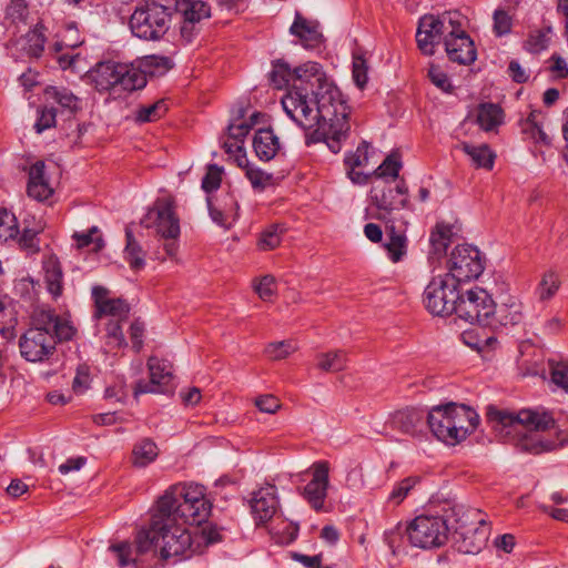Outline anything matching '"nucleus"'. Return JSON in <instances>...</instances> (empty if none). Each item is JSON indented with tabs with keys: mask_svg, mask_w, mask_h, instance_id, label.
<instances>
[{
	"mask_svg": "<svg viewBox=\"0 0 568 568\" xmlns=\"http://www.w3.org/2000/svg\"><path fill=\"white\" fill-rule=\"evenodd\" d=\"M47 28L43 23L38 22L32 29H30L23 37L22 50L29 58L39 59L44 51L47 42Z\"/></svg>",
	"mask_w": 568,
	"mask_h": 568,
	"instance_id": "nucleus-34",
	"label": "nucleus"
},
{
	"mask_svg": "<svg viewBox=\"0 0 568 568\" xmlns=\"http://www.w3.org/2000/svg\"><path fill=\"white\" fill-rule=\"evenodd\" d=\"M453 233L452 225L444 222L436 223L429 235V254L432 258L439 260L446 254L452 242Z\"/></svg>",
	"mask_w": 568,
	"mask_h": 568,
	"instance_id": "nucleus-32",
	"label": "nucleus"
},
{
	"mask_svg": "<svg viewBox=\"0 0 568 568\" xmlns=\"http://www.w3.org/2000/svg\"><path fill=\"white\" fill-rule=\"evenodd\" d=\"M371 204L376 207L377 213L373 217L382 221L399 220L395 212L404 209L408 203V189L402 181L393 186L390 182L382 185H374L369 191Z\"/></svg>",
	"mask_w": 568,
	"mask_h": 568,
	"instance_id": "nucleus-12",
	"label": "nucleus"
},
{
	"mask_svg": "<svg viewBox=\"0 0 568 568\" xmlns=\"http://www.w3.org/2000/svg\"><path fill=\"white\" fill-rule=\"evenodd\" d=\"M369 144L363 141L355 152H348L344 158L345 169H356L367 164Z\"/></svg>",
	"mask_w": 568,
	"mask_h": 568,
	"instance_id": "nucleus-52",
	"label": "nucleus"
},
{
	"mask_svg": "<svg viewBox=\"0 0 568 568\" xmlns=\"http://www.w3.org/2000/svg\"><path fill=\"white\" fill-rule=\"evenodd\" d=\"M146 229H154L162 239H179L180 220L172 197H159L141 220Z\"/></svg>",
	"mask_w": 568,
	"mask_h": 568,
	"instance_id": "nucleus-13",
	"label": "nucleus"
},
{
	"mask_svg": "<svg viewBox=\"0 0 568 568\" xmlns=\"http://www.w3.org/2000/svg\"><path fill=\"white\" fill-rule=\"evenodd\" d=\"M450 412L454 424L450 427L453 430L452 445H456L475 432L479 424V415L471 407L456 403H450Z\"/></svg>",
	"mask_w": 568,
	"mask_h": 568,
	"instance_id": "nucleus-23",
	"label": "nucleus"
},
{
	"mask_svg": "<svg viewBox=\"0 0 568 568\" xmlns=\"http://www.w3.org/2000/svg\"><path fill=\"white\" fill-rule=\"evenodd\" d=\"M91 298L94 305L93 318L112 317L113 320H126L130 313V304L122 297H110V290L102 285H94L91 290Z\"/></svg>",
	"mask_w": 568,
	"mask_h": 568,
	"instance_id": "nucleus-18",
	"label": "nucleus"
},
{
	"mask_svg": "<svg viewBox=\"0 0 568 568\" xmlns=\"http://www.w3.org/2000/svg\"><path fill=\"white\" fill-rule=\"evenodd\" d=\"M324 89L314 105L303 100L306 94L303 91L288 95L283 100V110L298 126L311 131L306 135L307 145L325 142L333 153H338L351 129L349 108L336 85L325 84Z\"/></svg>",
	"mask_w": 568,
	"mask_h": 568,
	"instance_id": "nucleus-2",
	"label": "nucleus"
},
{
	"mask_svg": "<svg viewBox=\"0 0 568 568\" xmlns=\"http://www.w3.org/2000/svg\"><path fill=\"white\" fill-rule=\"evenodd\" d=\"M466 519H457L456 532L463 538L459 550L465 554H477L485 546L489 528L479 509H469Z\"/></svg>",
	"mask_w": 568,
	"mask_h": 568,
	"instance_id": "nucleus-15",
	"label": "nucleus"
},
{
	"mask_svg": "<svg viewBox=\"0 0 568 568\" xmlns=\"http://www.w3.org/2000/svg\"><path fill=\"white\" fill-rule=\"evenodd\" d=\"M495 311V302L491 295L481 287H474L460 294L456 314L458 317L471 323L486 326L489 315Z\"/></svg>",
	"mask_w": 568,
	"mask_h": 568,
	"instance_id": "nucleus-14",
	"label": "nucleus"
},
{
	"mask_svg": "<svg viewBox=\"0 0 568 568\" xmlns=\"http://www.w3.org/2000/svg\"><path fill=\"white\" fill-rule=\"evenodd\" d=\"M42 267L47 290L52 297L57 300L63 292V272L61 263L59 258L52 254L43 260Z\"/></svg>",
	"mask_w": 568,
	"mask_h": 568,
	"instance_id": "nucleus-29",
	"label": "nucleus"
},
{
	"mask_svg": "<svg viewBox=\"0 0 568 568\" xmlns=\"http://www.w3.org/2000/svg\"><path fill=\"white\" fill-rule=\"evenodd\" d=\"M458 19V12H445L442 16L425 14L419 18L416 30V43L424 55H434L436 47Z\"/></svg>",
	"mask_w": 568,
	"mask_h": 568,
	"instance_id": "nucleus-11",
	"label": "nucleus"
},
{
	"mask_svg": "<svg viewBox=\"0 0 568 568\" xmlns=\"http://www.w3.org/2000/svg\"><path fill=\"white\" fill-rule=\"evenodd\" d=\"M428 78L430 82L445 93H452L454 85L450 82L447 73H445L439 67L430 64L428 70Z\"/></svg>",
	"mask_w": 568,
	"mask_h": 568,
	"instance_id": "nucleus-60",
	"label": "nucleus"
},
{
	"mask_svg": "<svg viewBox=\"0 0 568 568\" xmlns=\"http://www.w3.org/2000/svg\"><path fill=\"white\" fill-rule=\"evenodd\" d=\"M126 245L124 248V258L134 271L142 270L145 266L144 252L134 237L131 229H125Z\"/></svg>",
	"mask_w": 568,
	"mask_h": 568,
	"instance_id": "nucleus-39",
	"label": "nucleus"
},
{
	"mask_svg": "<svg viewBox=\"0 0 568 568\" xmlns=\"http://www.w3.org/2000/svg\"><path fill=\"white\" fill-rule=\"evenodd\" d=\"M551 382L568 393V361H549Z\"/></svg>",
	"mask_w": 568,
	"mask_h": 568,
	"instance_id": "nucleus-54",
	"label": "nucleus"
},
{
	"mask_svg": "<svg viewBox=\"0 0 568 568\" xmlns=\"http://www.w3.org/2000/svg\"><path fill=\"white\" fill-rule=\"evenodd\" d=\"M402 169V162L399 156L395 153H392L386 156V159L382 162V164L375 170L374 174L377 178H386L390 176L396 179Z\"/></svg>",
	"mask_w": 568,
	"mask_h": 568,
	"instance_id": "nucleus-56",
	"label": "nucleus"
},
{
	"mask_svg": "<svg viewBox=\"0 0 568 568\" xmlns=\"http://www.w3.org/2000/svg\"><path fill=\"white\" fill-rule=\"evenodd\" d=\"M284 231L285 229L280 224H272L267 226L260 235L257 242L260 250L270 251L277 247L281 244Z\"/></svg>",
	"mask_w": 568,
	"mask_h": 568,
	"instance_id": "nucleus-47",
	"label": "nucleus"
},
{
	"mask_svg": "<svg viewBox=\"0 0 568 568\" xmlns=\"http://www.w3.org/2000/svg\"><path fill=\"white\" fill-rule=\"evenodd\" d=\"M223 168L217 164H209L205 175L202 179L201 186L210 195L221 186Z\"/></svg>",
	"mask_w": 568,
	"mask_h": 568,
	"instance_id": "nucleus-50",
	"label": "nucleus"
},
{
	"mask_svg": "<svg viewBox=\"0 0 568 568\" xmlns=\"http://www.w3.org/2000/svg\"><path fill=\"white\" fill-rule=\"evenodd\" d=\"M452 417L450 403L435 406L427 413L428 428L438 440L447 445H452L453 442Z\"/></svg>",
	"mask_w": 568,
	"mask_h": 568,
	"instance_id": "nucleus-25",
	"label": "nucleus"
},
{
	"mask_svg": "<svg viewBox=\"0 0 568 568\" xmlns=\"http://www.w3.org/2000/svg\"><path fill=\"white\" fill-rule=\"evenodd\" d=\"M159 456L156 444L150 438L136 442L132 449V463L135 467H146Z\"/></svg>",
	"mask_w": 568,
	"mask_h": 568,
	"instance_id": "nucleus-37",
	"label": "nucleus"
},
{
	"mask_svg": "<svg viewBox=\"0 0 568 568\" xmlns=\"http://www.w3.org/2000/svg\"><path fill=\"white\" fill-rule=\"evenodd\" d=\"M559 275L554 271H548L542 274L539 283L535 288V296L540 302L551 300L560 287Z\"/></svg>",
	"mask_w": 568,
	"mask_h": 568,
	"instance_id": "nucleus-40",
	"label": "nucleus"
},
{
	"mask_svg": "<svg viewBox=\"0 0 568 568\" xmlns=\"http://www.w3.org/2000/svg\"><path fill=\"white\" fill-rule=\"evenodd\" d=\"M172 9L156 0H141L136 3L129 21L134 37L158 41L170 30Z\"/></svg>",
	"mask_w": 568,
	"mask_h": 568,
	"instance_id": "nucleus-7",
	"label": "nucleus"
},
{
	"mask_svg": "<svg viewBox=\"0 0 568 568\" xmlns=\"http://www.w3.org/2000/svg\"><path fill=\"white\" fill-rule=\"evenodd\" d=\"M485 327L497 329L499 327L518 325L523 318V306L520 303L511 301L499 306L495 304V311L489 315Z\"/></svg>",
	"mask_w": 568,
	"mask_h": 568,
	"instance_id": "nucleus-27",
	"label": "nucleus"
},
{
	"mask_svg": "<svg viewBox=\"0 0 568 568\" xmlns=\"http://www.w3.org/2000/svg\"><path fill=\"white\" fill-rule=\"evenodd\" d=\"M44 93L70 114H75L82 109L81 100L68 88L50 85Z\"/></svg>",
	"mask_w": 568,
	"mask_h": 568,
	"instance_id": "nucleus-36",
	"label": "nucleus"
},
{
	"mask_svg": "<svg viewBox=\"0 0 568 568\" xmlns=\"http://www.w3.org/2000/svg\"><path fill=\"white\" fill-rule=\"evenodd\" d=\"M460 293L458 284L447 275L434 276L425 287L423 302L433 315L448 316L456 314Z\"/></svg>",
	"mask_w": 568,
	"mask_h": 568,
	"instance_id": "nucleus-9",
	"label": "nucleus"
},
{
	"mask_svg": "<svg viewBox=\"0 0 568 568\" xmlns=\"http://www.w3.org/2000/svg\"><path fill=\"white\" fill-rule=\"evenodd\" d=\"M477 123L486 132L503 123V109L495 103H481L477 109Z\"/></svg>",
	"mask_w": 568,
	"mask_h": 568,
	"instance_id": "nucleus-38",
	"label": "nucleus"
},
{
	"mask_svg": "<svg viewBox=\"0 0 568 568\" xmlns=\"http://www.w3.org/2000/svg\"><path fill=\"white\" fill-rule=\"evenodd\" d=\"M449 530L444 516L420 515L406 526L404 534L412 546L432 549L446 544Z\"/></svg>",
	"mask_w": 568,
	"mask_h": 568,
	"instance_id": "nucleus-8",
	"label": "nucleus"
},
{
	"mask_svg": "<svg viewBox=\"0 0 568 568\" xmlns=\"http://www.w3.org/2000/svg\"><path fill=\"white\" fill-rule=\"evenodd\" d=\"M19 234V225L16 215L4 207H0V242L13 240Z\"/></svg>",
	"mask_w": 568,
	"mask_h": 568,
	"instance_id": "nucleus-45",
	"label": "nucleus"
},
{
	"mask_svg": "<svg viewBox=\"0 0 568 568\" xmlns=\"http://www.w3.org/2000/svg\"><path fill=\"white\" fill-rule=\"evenodd\" d=\"M270 84L277 90H282L292 84V89L282 98L283 100L295 92H305V98L308 105H314L320 98L324 94V85H334L329 82L322 71V65L314 61H307L294 69L282 59L272 62V70L268 73Z\"/></svg>",
	"mask_w": 568,
	"mask_h": 568,
	"instance_id": "nucleus-5",
	"label": "nucleus"
},
{
	"mask_svg": "<svg viewBox=\"0 0 568 568\" xmlns=\"http://www.w3.org/2000/svg\"><path fill=\"white\" fill-rule=\"evenodd\" d=\"M368 67L367 62L362 54H353V70L352 75L354 83L357 88L364 89L368 81Z\"/></svg>",
	"mask_w": 568,
	"mask_h": 568,
	"instance_id": "nucleus-58",
	"label": "nucleus"
},
{
	"mask_svg": "<svg viewBox=\"0 0 568 568\" xmlns=\"http://www.w3.org/2000/svg\"><path fill=\"white\" fill-rule=\"evenodd\" d=\"M57 122V111L54 108H42L38 110V118L34 123V129L37 133H42L43 131L51 129L55 125Z\"/></svg>",
	"mask_w": 568,
	"mask_h": 568,
	"instance_id": "nucleus-62",
	"label": "nucleus"
},
{
	"mask_svg": "<svg viewBox=\"0 0 568 568\" xmlns=\"http://www.w3.org/2000/svg\"><path fill=\"white\" fill-rule=\"evenodd\" d=\"M241 168L245 170V176L254 190H264L272 179V174L266 173L260 168L251 165L248 160L247 166Z\"/></svg>",
	"mask_w": 568,
	"mask_h": 568,
	"instance_id": "nucleus-51",
	"label": "nucleus"
},
{
	"mask_svg": "<svg viewBox=\"0 0 568 568\" xmlns=\"http://www.w3.org/2000/svg\"><path fill=\"white\" fill-rule=\"evenodd\" d=\"M175 10L183 19L195 23L211 16L210 6L202 0H175Z\"/></svg>",
	"mask_w": 568,
	"mask_h": 568,
	"instance_id": "nucleus-35",
	"label": "nucleus"
},
{
	"mask_svg": "<svg viewBox=\"0 0 568 568\" xmlns=\"http://www.w3.org/2000/svg\"><path fill=\"white\" fill-rule=\"evenodd\" d=\"M250 504L256 526L266 524L273 518L280 507L276 486L266 484L261 487L257 491L253 493Z\"/></svg>",
	"mask_w": 568,
	"mask_h": 568,
	"instance_id": "nucleus-22",
	"label": "nucleus"
},
{
	"mask_svg": "<svg viewBox=\"0 0 568 568\" xmlns=\"http://www.w3.org/2000/svg\"><path fill=\"white\" fill-rule=\"evenodd\" d=\"M142 71L145 72V78L148 74H163L169 71L173 67V62L169 57L164 55H148L141 62Z\"/></svg>",
	"mask_w": 568,
	"mask_h": 568,
	"instance_id": "nucleus-46",
	"label": "nucleus"
},
{
	"mask_svg": "<svg viewBox=\"0 0 568 568\" xmlns=\"http://www.w3.org/2000/svg\"><path fill=\"white\" fill-rule=\"evenodd\" d=\"M128 397V388L123 379L115 381L104 390V398L114 403H123Z\"/></svg>",
	"mask_w": 568,
	"mask_h": 568,
	"instance_id": "nucleus-64",
	"label": "nucleus"
},
{
	"mask_svg": "<svg viewBox=\"0 0 568 568\" xmlns=\"http://www.w3.org/2000/svg\"><path fill=\"white\" fill-rule=\"evenodd\" d=\"M447 270L445 275L454 278L458 285L477 280L485 270V257L474 245H457L447 260Z\"/></svg>",
	"mask_w": 568,
	"mask_h": 568,
	"instance_id": "nucleus-10",
	"label": "nucleus"
},
{
	"mask_svg": "<svg viewBox=\"0 0 568 568\" xmlns=\"http://www.w3.org/2000/svg\"><path fill=\"white\" fill-rule=\"evenodd\" d=\"M225 153L232 156L237 166H247V156L244 149V142L241 140H231L230 136L223 142Z\"/></svg>",
	"mask_w": 568,
	"mask_h": 568,
	"instance_id": "nucleus-57",
	"label": "nucleus"
},
{
	"mask_svg": "<svg viewBox=\"0 0 568 568\" xmlns=\"http://www.w3.org/2000/svg\"><path fill=\"white\" fill-rule=\"evenodd\" d=\"M316 366L324 372H339L346 367L347 356L344 351L321 353L316 356Z\"/></svg>",
	"mask_w": 568,
	"mask_h": 568,
	"instance_id": "nucleus-41",
	"label": "nucleus"
},
{
	"mask_svg": "<svg viewBox=\"0 0 568 568\" xmlns=\"http://www.w3.org/2000/svg\"><path fill=\"white\" fill-rule=\"evenodd\" d=\"M108 550L113 555L119 568L133 567L139 568L138 559L145 552H138L136 542L123 540L113 542L109 546Z\"/></svg>",
	"mask_w": 568,
	"mask_h": 568,
	"instance_id": "nucleus-31",
	"label": "nucleus"
},
{
	"mask_svg": "<svg viewBox=\"0 0 568 568\" xmlns=\"http://www.w3.org/2000/svg\"><path fill=\"white\" fill-rule=\"evenodd\" d=\"M246 110L241 108L237 111V116L227 125V135L231 140H241L244 142V139L250 133L252 128L256 124V121L247 122L244 120Z\"/></svg>",
	"mask_w": 568,
	"mask_h": 568,
	"instance_id": "nucleus-44",
	"label": "nucleus"
},
{
	"mask_svg": "<svg viewBox=\"0 0 568 568\" xmlns=\"http://www.w3.org/2000/svg\"><path fill=\"white\" fill-rule=\"evenodd\" d=\"M385 222L386 242L383 244L387 257L393 263L400 262L407 254L408 239L406 235L407 220L400 216L399 220H389Z\"/></svg>",
	"mask_w": 568,
	"mask_h": 568,
	"instance_id": "nucleus-21",
	"label": "nucleus"
},
{
	"mask_svg": "<svg viewBox=\"0 0 568 568\" xmlns=\"http://www.w3.org/2000/svg\"><path fill=\"white\" fill-rule=\"evenodd\" d=\"M212 504L203 486H171L159 498L150 527L135 535L138 552L160 549L161 558H190L192 537L183 525L200 526L211 515Z\"/></svg>",
	"mask_w": 568,
	"mask_h": 568,
	"instance_id": "nucleus-1",
	"label": "nucleus"
},
{
	"mask_svg": "<svg viewBox=\"0 0 568 568\" xmlns=\"http://www.w3.org/2000/svg\"><path fill=\"white\" fill-rule=\"evenodd\" d=\"M312 479L305 485L303 496L310 506L320 511L324 507L329 485V464L326 460L312 465Z\"/></svg>",
	"mask_w": 568,
	"mask_h": 568,
	"instance_id": "nucleus-19",
	"label": "nucleus"
},
{
	"mask_svg": "<svg viewBox=\"0 0 568 568\" xmlns=\"http://www.w3.org/2000/svg\"><path fill=\"white\" fill-rule=\"evenodd\" d=\"M165 100H159L150 105H142L135 112V122L148 123L161 119L168 112Z\"/></svg>",
	"mask_w": 568,
	"mask_h": 568,
	"instance_id": "nucleus-43",
	"label": "nucleus"
},
{
	"mask_svg": "<svg viewBox=\"0 0 568 568\" xmlns=\"http://www.w3.org/2000/svg\"><path fill=\"white\" fill-rule=\"evenodd\" d=\"M460 149L467 154L476 169L491 170L495 164L496 153L486 143L474 145L462 142Z\"/></svg>",
	"mask_w": 568,
	"mask_h": 568,
	"instance_id": "nucleus-33",
	"label": "nucleus"
},
{
	"mask_svg": "<svg viewBox=\"0 0 568 568\" xmlns=\"http://www.w3.org/2000/svg\"><path fill=\"white\" fill-rule=\"evenodd\" d=\"M445 51L452 62L469 65L477 59V51L471 38L463 28V19L458 13V19L445 36Z\"/></svg>",
	"mask_w": 568,
	"mask_h": 568,
	"instance_id": "nucleus-16",
	"label": "nucleus"
},
{
	"mask_svg": "<svg viewBox=\"0 0 568 568\" xmlns=\"http://www.w3.org/2000/svg\"><path fill=\"white\" fill-rule=\"evenodd\" d=\"M552 34L550 26L530 31L525 41V49L531 53H539L549 47Z\"/></svg>",
	"mask_w": 568,
	"mask_h": 568,
	"instance_id": "nucleus-42",
	"label": "nucleus"
},
{
	"mask_svg": "<svg viewBox=\"0 0 568 568\" xmlns=\"http://www.w3.org/2000/svg\"><path fill=\"white\" fill-rule=\"evenodd\" d=\"M253 149L261 161L268 162L280 151L278 138L271 128L260 129L254 134Z\"/></svg>",
	"mask_w": 568,
	"mask_h": 568,
	"instance_id": "nucleus-28",
	"label": "nucleus"
},
{
	"mask_svg": "<svg viewBox=\"0 0 568 568\" xmlns=\"http://www.w3.org/2000/svg\"><path fill=\"white\" fill-rule=\"evenodd\" d=\"M88 78L98 92H109L118 97L141 90L148 83L141 67L112 60L97 63L88 72Z\"/></svg>",
	"mask_w": 568,
	"mask_h": 568,
	"instance_id": "nucleus-6",
	"label": "nucleus"
},
{
	"mask_svg": "<svg viewBox=\"0 0 568 568\" xmlns=\"http://www.w3.org/2000/svg\"><path fill=\"white\" fill-rule=\"evenodd\" d=\"M418 476H409L395 485L392 493L389 494V501L398 505L400 504L408 493L419 483Z\"/></svg>",
	"mask_w": 568,
	"mask_h": 568,
	"instance_id": "nucleus-53",
	"label": "nucleus"
},
{
	"mask_svg": "<svg viewBox=\"0 0 568 568\" xmlns=\"http://www.w3.org/2000/svg\"><path fill=\"white\" fill-rule=\"evenodd\" d=\"M6 16L12 22L26 21L28 17V4L26 0H10L6 9Z\"/></svg>",
	"mask_w": 568,
	"mask_h": 568,
	"instance_id": "nucleus-63",
	"label": "nucleus"
},
{
	"mask_svg": "<svg viewBox=\"0 0 568 568\" xmlns=\"http://www.w3.org/2000/svg\"><path fill=\"white\" fill-rule=\"evenodd\" d=\"M75 332L72 322L53 308L37 307L31 315L30 326L19 337L20 355L29 363H51L57 346L71 341Z\"/></svg>",
	"mask_w": 568,
	"mask_h": 568,
	"instance_id": "nucleus-3",
	"label": "nucleus"
},
{
	"mask_svg": "<svg viewBox=\"0 0 568 568\" xmlns=\"http://www.w3.org/2000/svg\"><path fill=\"white\" fill-rule=\"evenodd\" d=\"M99 233V229L97 226H92L88 232H75L72 237L77 243L79 248L88 247L91 244H94L93 250L99 251L103 247V240L101 236L94 237V234Z\"/></svg>",
	"mask_w": 568,
	"mask_h": 568,
	"instance_id": "nucleus-59",
	"label": "nucleus"
},
{
	"mask_svg": "<svg viewBox=\"0 0 568 568\" xmlns=\"http://www.w3.org/2000/svg\"><path fill=\"white\" fill-rule=\"evenodd\" d=\"M546 116L540 110H532L521 122V131L536 143L544 145L551 144V138L544 130Z\"/></svg>",
	"mask_w": 568,
	"mask_h": 568,
	"instance_id": "nucleus-30",
	"label": "nucleus"
},
{
	"mask_svg": "<svg viewBox=\"0 0 568 568\" xmlns=\"http://www.w3.org/2000/svg\"><path fill=\"white\" fill-rule=\"evenodd\" d=\"M125 320H110L106 324V344L113 348L126 346V341L122 331L121 323Z\"/></svg>",
	"mask_w": 568,
	"mask_h": 568,
	"instance_id": "nucleus-48",
	"label": "nucleus"
},
{
	"mask_svg": "<svg viewBox=\"0 0 568 568\" xmlns=\"http://www.w3.org/2000/svg\"><path fill=\"white\" fill-rule=\"evenodd\" d=\"M545 64L546 71L552 80H562L568 78V63L560 54L552 53Z\"/></svg>",
	"mask_w": 568,
	"mask_h": 568,
	"instance_id": "nucleus-49",
	"label": "nucleus"
},
{
	"mask_svg": "<svg viewBox=\"0 0 568 568\" xmlns=\"http://www.w3.org/2000/svg\"><path fill=\"white\" fill-rule=\"evenodd\" d=\"M493 31L496 37H504L511 32L513 17L504 9H496L493 16Z\"/></svg>",
	"mask_w": 568,
	"mask_h": 568,
	"instance_id": "nucleus-55",
	"label": "nucleus"
},
{
	"mask_svg": "<svg viewBox=\"0 0 568 568\" xmlns=\"http://www.w3.org/2000/svg\"><path fill=\"white\" fill-rule=\"evenodd\" d=\"M486 415L494 428L513 440L521 452L539 455L554 448V442L542 440L536 434L549 429L554 424L552 417L546 413L539 414L531 409L509 413L490 406Z\"/></svg>",
	"mask_w": 568,
	"mask_h": 568,
	"instance_id": "nucleus-4",
	"label": "nucleus"
},
{
	"mask_svg": "<svg viewBox=\"0 0 568 568\" xmlns=\"http://www.w3.org/2000/svg\"><path fill=\"white\" fill-rule=\"evenodd\" d=\"M427 413L419 407H406L390 415L389 426L392 429L412 437L422 436L427 425Z\"/></svg>",
	"mask_w": 568,
	"mask_h": 568,
	"instance_id": "nucleus-20",
	"label": "nucleus"
},
{
	"mask_svg": "<svg viewBox=\"0 0 568 568\" xmlns=\"http://www.w3.org/2000/svg\"><path fill=\"white\" fill-rule=\"evenodd\" d=\"M146 365L150 381L140 379L135 384L133 388L135 398L148 393H164L173 378L172 364L169 361L158 356H150Z\"/></svg>",
	"mask_w": 568,
	"mask_h": 568,
	"instance_id": "nucleus-17",
	"label": "nucleus"
},
{
	"mask_svg": "<svg viewBox=\"0 0 568 568\" xmlns=\"http://www.w3.org/2000/svg\"><path fill=\"white\" fill-rule=\"evenodd\" d=\"M27 194L39 202L47 201L53 194V189L45 175V164L43 161H37L28 171Z\"/></svg>",
	"mask_w": 568,
	"mask_h": 568,
	"instance_id": "nucleus-26",
	"label": "nucleus"
},
{
	"mask_svg": "<svg viewBox=\"0 0 568 568\" xmlns=\"http://www.w3.org/2000/svg\"><path fill=\"white\" fill-rule=\"evenodd\" d=\"M295 351L294 345L288 341L270 343L265 347V354L268 358L278 361L285 358Z\"/></svg>",
	"mask_w": 568,
	"mask_h": 568,
	"instance_id": "nucleus-61",
	"label": "nucleus"
},
{
	"mask_svg": "<svg viewBox=\"0 0 568 568\" xmlns=\"http://www.w3.org/2000/svg\"><path fill=\"white\" fill-rule=\"evenodd\" d=\"M290 33L297 38L301 45L306 50L320 49L324 42L318 21L308 20L298 11L295 12Z\"/></svg>",
	"mask_w": 568,
	"mask_h": 568,
	"instance_id": "nucleus-24",
	"label": "nucleus"
}]
</instances>
